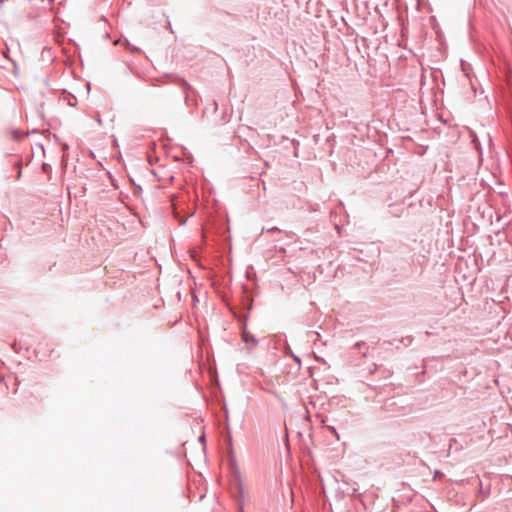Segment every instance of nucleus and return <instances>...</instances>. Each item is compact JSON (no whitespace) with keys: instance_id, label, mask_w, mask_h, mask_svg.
<instances>
[{"instance_id":"f03ea898","label":"nucleus","mask_w":512,"mask_h":512,"mask_svg":"<svg viewBox=\"0 0 512 512\" xmlns=\"http://www.w3.org/2000/svg\"><path fill=\"white\" fill-rule=\"evenodd\" d=\"M243 339L245 342H248V340L250 339V336H248V334L244 333L243 334Z\"/></svg>"},{"instance_id":"f257e3e1","label":"nucleus","mask_w":512,"mask_h":512,"mask_svg":"<svg viewBox=\"0 0 512 512\" xmlns=\"http://www.w3.org/2000/svg\"><path fill=\"white\" fill-rule=\"evenodd\" d=\"M176 199L177 198L175 196H172V198H171V202H172V206H173L174 210H176Z\"/></svg>"}]
</instances>
